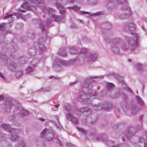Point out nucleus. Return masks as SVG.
<instances>
[{"label": "nucleus", "instance_id": "21", "mask_svg": "<svg viewBox=\"0 0 147 147\" xmlns=\"http://www.w3.org/2000/svg\"><path fill=\"white\" fill-rule=\"evenodd\" d=\"M29 113L28 111L21 109L19 111V115L20 116L25 117L28 115Z\"/></svg>", "mask_w": 147, "mask_h": 147}, {"label": "nucleus", "instance_id": "20", "mask_svg": "<svg viewBox=\"0 0 147 147\" xmlns=\"http://www.w3.org/2000/svg\"><path fill=\"white\" fill-rule=\"evenodd\" d=\"M59 55L62 56H66L67 55V52L65 51V48L63 47L59 49L58 53Z\"/></svg>", "mask_w": 147, "mask_h": 147}, {"label": "nucleus", "instance_id": "15", "mask_svg": "<svg viewBox=\"0 0 147 147\" xmlns=\"http://www.w3.org/2000/svg\"><path fill=\"white\" fill-rule=\"evenodd\" d=\"M43 11L46 14H48L49 16L52 18H53V15H55L54 14V10L52 8L44 7V8Z\"/></svg>", "mask_w": 147, "mask_h": 147}, {"label": "nucleus", "instance_id": "34", "mask_svg": "<svg viewBox=\"0 0 147 147\" xmlns=\"http://www.w3.org/2000/svg\"><path fill=\"white\" fill-rule=\"evenodd\" d=\"M5 24L3 23L2 24H0V35L5 34L4 25Z\"/></svg>", "mask_w": 147, "mask_h": 147}, {"label": "nucleus", "instance_id": "40", "mask_svg": "<svg viewBox=\"0 0 147 147\" xmlns=\"http://www.w3.org/2000/svg\"><path fill=\"white\" fill-rule=\"evenodd\" d=\"M48 129L46 128L42 131L41 134V137L43 138L45 137L46 138V135L47 134V133L48 132Z\"/></svg>", "mask_w": 147, "mask_h": 147}, {"label": "nucleus", "instance_id": "5", "mask_svg": "<svg viewBox=\"0 0 147 147\" xmlns=\"http://www.w3.org/2000/svg\"><path fill=\"white\" fill-rule=\"evenodd\" d=\"M12 105L13 103L11 99L7 98L3 104L2 105L1 107L4 112L8 113L10 111Z\"/></svg>", "mask_w": 147, "mask_h": 147}, {"label": "nucleus", "instance_id": "12", "mask_svg": "<svg viewBox=\"0 0 147 147\" xmlns=\"http://www.w3.org/2000/svg\"><path fill=\"white\" fill-rule=\"evenodd\" d=\"M59 63L57 59L54 60L53 64V67L55 71H59L62 70V67L59 64Z\"/></svg>", "mask_w": 147, "mask_h": 147}, {"label": "nucleus", "instance_id": "56", "mask_svg": "<svg viewBox=\"0 0 147 147\" xmlns=\"http://www.w3.org/2000/svg\"><path fill=\"white\" fill-rule=\"evenodd\" d=\"M39 28L41 29L42 31L45 30L46 29L44 26L41 23L40 24Z\"/></svg>", "mask_w": 147, "mask_h": 147}, {"label": "nucleus", "instance_id": "45", "mask_svg": "<svg viewBox=\"0 0 147 147\" xmlns=\"http://www.w3.org/2000/svg\"><path fill=\"white\" fill-rule=\"evenodd\" d=\"M69 9H71L76 11H78L80 10V7L77 5H74L73 6H70L69 7Z\"/></svg>", "mask_w": 147, "mask_h": 147}, {"label": "nucleus", "instance_id": "1", "mask_svg": "<svg viewBox=\"0 0 147 147\" xmlns=\"http://www.w3.org/2000/svg\"><path fill=\"white\" fill-rule=\"evenodd\" d=\"M132 34L136 39L132 37L127 36L126 38L127 42L122 43L121 45V49L123 51H126L129 50L134 51L139 46L138 41L140 37L138 34L132 33Z\"/></svg>", "mask_w": 147, "mask_h": 147}, {"label": "nucleus", "instance_id": "43", "mask_svg": "<svg viewBox=\"0 0 147 147\" xmlns=\"http://www.w3.org/2000/svg\"><path fill=\"white\" fill-rule=\"evenodd\" d=\"M123 89L127 92H129L131 94L133 95L134 94V92L133 91L127 86L125 85V87H123Z\"/></svg>", "mask_w": 147, "mask_h": 147}, {"label": "nucleus", "instance_id": "50", "mask_svg": "<svg viewBox=\"0 0 147 147\" xmlns=\"http://www.w3.org/2000/svg\"><path fill=\"white\" fill-rule=\"evenodd\" d=\"M109 76L110 77L112 76L117 78H118L119 77V76L118 74L114 73L110 74Z\"/></svg>", "mask_w": 147, "mask_h": 147}, {"label": "nucleus", "instance_id": "63", "mask_svg": "<svg viewBox=\"0 0 147 147\" xmlns=\"http://www.w3.org/2000/svg\"><path fill=\"white\" fill-rule=\"evenodd\" d=\"M139 141L141 143H144L146 142L145 141V139L142 137L139 138Z\"/></svg>", "mask_w": 147, "mask_h": 147}, {"label": "nucleus", "instance_id": "33", "mask_svg": "<svg viewBox=\"0 0 147 147\" xmlns=\"http://www.w3.org/2000/svg\"><path fill=\"white\" fill-rule=\"evenodd\" d=\"M121 9L123 11L127 10L128 12H131L130 9L127 6V2H125L124 4H123Z\"/></svg>", "mask_w": 147, "mask_h": 147}, {"label": "nucleus", "instance_id": "32", "mask_svg": "<svg viewBox=\"0 0 147 147\" xmlns=\"http://www.w3.org/2000/svg\"><path fill=\"white\" fill-rule=\"evenodd\" d=\"M64 17V16L63 15H60L59 16H57V15H53V18H54L55 20V21L57 22H59L63 20Z\"/></svg>", "mask_w": 147, "mask_h": 147}, {"label": "nucleus", "instance_id": "22", "mask_svg": "<svg viewBox=\"0 0 147 147\" xmlns=\"http://www.w3.org/2000/svg\"><path fill=\"white\" fill-rule=\"evenodd\" d=\"M69 52L71 54L77 53L78 52V48H76L74 47H69Z\"/></svg>", "mask_w": 147, "mask_h": 147}, {"label": "nucleus", "instance_id": "54", "mask_svg": "<svg viewBox=\"0 0 147 147\" xmlns=\"http://www.w3.org/2000/svg\"><path fill=\"white\" fill-rule=\"evenodd\" d=\"M33 70V69L32 67L29 66L26 69V71L27 73H28L32 71Z\"/></svg>", "mask_w": 147, "mask_h": 147}, {"label": "nucleus", "instance_id": "61", "mask_svg": "<svg viewBox=\"0 0 147 147\" xmlns=\"http://www.w3.org/2000/svg\"><path fill=\"white\" fill-rule=\"evenodd\" d=\"M27 38L25 36L23 37L21 39V42L22 43H25L27 42Z\"/></svg>", "mask_w": 147, "mask_h": 147}, {"label": "nucleus", "instance_id": "47", "mask_svg": "<svg viewBox=\"0 0 147 147\" xmlns=\"http://www.w3.org/2000/svg\"><path fill=\"white\" fill-rule=\"evenodd\" d=\"M75 0H61V3L64 5H65L69 2H73Z\"/></svg>", "mask_w": 147, "mask_h": 147}, {"label": "nucleus", "instance_id": "11", "mask_svg": "<svg viewBox=\"0 0 147 147\" xmlns=\"http://www.w3.org/2000/svg\"><path fill=\"white\" fill-rule=\"evenodd\" d=\"M46 135V139L50 141L52 140L54 138L55 134L53 131L51 129H48V132Z\"/></svg>", "mask_w": 147, "mask_h": 147}, {"label": "nucleus", "instance_id": "4", "mask_svg": "<svg viewBox=\"0 0 147 147\" xmlns=\"http://www.w3.org/2000/svg\"><path fill=\"white\" fill-rule=\"evenodd\" d=\"M94 109L95 111L99 110L102 109L106 111H108L112 107L111 104L109 102H105L103 105L98 103L93 106Z\"/></svg>", "mask_w": 147, "mask_h": 147}, {"label": "nucleus", "instance_id": "17", "mask_svg": "<svg viewBox=\"0 0 147 147\" xmlns=\"http://www.w3.org/2000/svg\"><path fill=\"white\" fill-rule=\"evenodd\" d=\"M111 50L113 53L118 54L119 52L118 45H116L111 44Z\"/></svg>", "mask_w": 147, "mask_h": 147}, {"label": "nucleus", "instance_id": "9", "mask_svg": "<svg viewBox=\"0 0 147 147\" xmlns=\"http://www.w3.org/2000/svg\"><path fill=\"white\" fill-rule=\"evenodd\" d=\"M136 130L133 127H131L126 131L125 135L127 138L128 139H129L131 137L134 136Z\"/></svg>", "mask_w": 147, "mask_h": 147}, {"label": "nucleus", "instance_id": "57", "mask_svg": "<svg viewBox=\"0 0 147 147\" xmlns=\"http://www.w3.org/2000/svg\"><path fill=\"white\" fill-rule=\"evenodd\" d=\"M117 2L118 4H123L125 2H127L126 0H117Z\"/></svg>", "mask_w": 147, "mask_h": 147}, {"label": "nucleus", "instance_id": "31", "mask_svg": "<svg viewBox=\"0 0 147 147\" xmlns=\"http://www.w3.org/2000/svg\"><path fill=\"white\" fill-rule=\"evenodd\" d=\"M136 97L137 101L139 104L142 106H144V102L142 99L141 97L138 96H136Z\"/></svg>", "mask_w": 147, "mask_h": 147}, {"label": "nucleus", "instance_id": "41", "mask_svg": "<svg viewBox=\"0 0 147 147\" xmlns=\"http://www.w3.org/2000/svg\"><path fill=\"white\" fill-rule=\"evenodd\" d=\"M39 59L38 58H35L31 62V64L33 66H35L39 62Z\"/></svg>", "mask_w": 147, "mask_h": 147}, {"label": "nucleus", "instance_id": "42", "mask_svg": "<svg viewBox=\"0 0 147 147\" xmlns=\"http://www.w3.org/2000/svg\"><path fill=\"white\" fill-rule=\"evenodd\" d=\"M64 107L65 110L68 112H70L69 111L71 109V105L68 103L65 104L64 105Z\"/></svg>", "mask_w": 147, "mask_h": 147}, {"label": "nucleus", "instance_id": "10", "mask_svg": "<svg viewBox=\"0 0 147 147\" xmlns=\"http://www.w3.org/2000/svg\"><path fill=\"white\" fill-rule=\"evenodd\" d=\"M16 16L15 14L14 13L9 14L8 13H7L6 15L3 18V19L4 20H5L7 19H9L11 21H13L15 20V18L13 17V16ZM16 16L17 17L19 16L20 17H21L22 16V14L20 13L18 14H16Z\"/></svg>", "mask_w": 147, "mask_h": 147}, {"label": "nucleus", "instance_id": "27", "mask_svg": "<svg viewBox=\"0 0 147 147\" xmlns=\"http://www.w3.org/2000/svg\"><path fill=\"white\" fill-rule=\"evenodd\" d=\"M56 5L57 7L60 10L61 14H63L65 13V8L63 6L58 4H57Z\"/></svg>", "mask_w": 147, "mask_h": 147}, {"label": "nucleus", "instance_id": "3", "mask_svg": "<svg viewBox=\"0 0 147 147\" xmlns=\"http://www.w3.org/2000/svg\"><path fill=\"white\" fill-rule=\"evenodd\" d=\"M76 128L79 131L85 136L86 138H87L88 136L94 137L96 135V131L95 128H91L88 131L85 130L82 127H77Z\"/></svg>", "mask_w": 147, "mask_h": 147}, {"label": "nucleus", "instance_id": "14", "mask_svg": "<svg viewBox=\"0 0 147 147\" xmlns=\"http://www.w3.org/2000/svg\"><path fill=\"white\" fill-rule=\"evenodd\" d=\"M33 45L36 50H39L38 51L41 52L45 51L46 49L45 47L43 44H39L38 42H34Z\"/></svg>", "mask_w": 147, "mask_h": 147}, {"label": "nucleus", "instance_id": "16", "mask_svg": "<svg viewBox=\"0 0 147 147\" xmlns=\"http://www.w3.org/2000/svg\"><path fill=\"white\" fill-rule=\"evenodd\" d=\"M97 54H91L89 52H87L86 54H85V57L86 58H88L89 59L91 60L92 61H94L98 57Z\"/></svg>", "mask_w": 147, "mask_h": 147}, {"label": "nucleus", "instance_id": "6", "mask_svg": "<svg viewBox=\"0 0 147 147\" xmlns=\"http://www.w3.org/2000/svg\"><path fill=\"white\" fill-rule=\"evenodd\" d=\"M136 28V25L133 22H126L124 24L123 26L124 30L127 32L129 31L132 34V33H135L133 32Z\"/></svg>", "mask_w": 147, "mask_h": 147}, {"label": "nucleus", "instance_id": "26", "mask_svg": "<svg viewBox=\"0 0 147 147\" xmlns=\"http://www.w3.org/2000/svg\"><path fill=\"white\" fill-rule=\"evenodd\" d=\"M131 12L129 11L127 13H122L119 16V18L121 20H124L127 18L131 14Z\"/></svg>", "mask_w": 147, "mask_h": 147}, {"label": "nucleus", "instance_id": "19", "mask_svg": "<svg viewBox=\"0 0 147 147\" xmlns=\"http://www.w3.org/2000/svg\"><path fill=\"white\" fill-rule=\"evenodd\" d=\"M79 112L80 113H87L88 115H90L92 112L91 109H89V107L82 108L79 110Z\"/></svg>", "mask_w": 147, "mask_h": 147}, {"label": "nucleus", "instance_id": "60", "mask_svg": "<svg viewBox=\"0 0 147 147\" xmlns=\"http://www.w3.org/2000/svg\"><path fill=\"white\" fill-rule=\"evenodd\" d=\"M79 13L81 15L84 14H89L90 12L86 11H81L79 12Z\"/></svg>", "mask_w": 147, "mask_h": 147}, {"label": "nucleus", "instance_id": "25", "mask_svg": "<svg viewBox=\"0 0 147 147\" xmlns=\"http://www.w3.org/2000/svg\"><path fill=\"white\" fill-rule=\"evenodd\" d=\"M121 40V39L119 38H113L110 42V44H113L118 45V44L120 43Z\"/></svg>", "mask_w": 147, "mask_h": 147}, {"label": "nucleus", "instance_id": "38", "mask_svg": "<svg viewBox=\"0 0 147 147\" xmlns=\"http://www.w3.org/2000/svg\"><path fill=\"white\" fill-rule=\"evenodd\" d=\"M1 127L4 129H11L10 128V126L8 124L4 123H2L1 125Z\"/></svg>", "mask_w": 147, "mask_h": 147}, {"label": "nucleus", "instance_id": "59", "mask_svg": "<svg viewBox=\"0 0 147 147\" xmlns=\"http://www.w3.org/2000/svg\"><path fill=\"white\" fill-rule=\"evenodd\" d=\"M52 22V20L50 18L48 19L46 24V26H49L50 25V24Z\"/></svg>", "mask_w": 147, "mask_h": 147}, {"label": "nucleus", "instance_id": "36", "mask_svg": "<svg viewBox=\"0 0 147 147\" xmlns=\"http://www.w3.org/2000/svg\"><path fill=\"white\" fill-rule=\"evenodd\" d=\"M65 116L67 120H69L70 121L72 120V119L74 117L73 115L70 113V112H68L67 113H66Z\"/></svg>", "mask_w": 147, "mask_h": 147}, {"label": "nucleus", "instance_id": "49", "mask_svg": "<svg viewBox=\"0 0 147 147\" xmlns=\"http://www.w3.org/2000/svg\"><path fill=\"white\" fill-rule=\"evenodd\" d=\"M103 12L102 11H99L98 12L96 13H92L91 14H90L89 16H98L100 15H102L103 14Z\"/></svg>", "mask_w": 147, "mask_h": 147}, {"label": "nucleus", "instance_id": "52", "mask_svg": "<svg viewBox=\"0 0 147 147\" xmlns=\"http://www.w3.org/2000/svg\"><path fill=\"white\" fill-rule=\"evenodd\" d=\"M47 37L46 34H43L42 38L40 39V41H42V42H44L47 39Z\"/></svg>", "mask_w": 147, "mask_h": 147}, {"label": "nucleus", "instance_id": "37", "mask_svg": "<svg viewBox=\"0 0 147 147\" xmlns=\"http://www.w3.org/2000/svg\"><path fill=\"white\" fill-rule=\"evenodd\" d=\"M78 54H84L86 53V54L87 52H88L86 48H83L81 49H80L78 48Z\"/></svg>", "mask_w": 147, "mask_h": 147}, {"label": "nucleus", "instance_id": "39", "mask_svg": "<svg viewBox=\"0 0 147 147\" xmlns=\"http://www.w3.org/2000/svg\"><path fill=\"white\" fill-rule=\"evenodd\" d=\"M121 107L124 110L129 108V106L128 104L126 102H124L121 104Z\"/></svg>", "mask_w": 147, "mask_h": 147}, {"label": "nucleus", "instance_id": "35", "mask_svg": "<svg viewBox=\"0 0 147 147\" xmlns=\"http://www.w3.org/2000/svg\"><path fill=\"white\" fill-rule=\"evenodd\" d=\"M17 66V64L16 63L13 62L11 63L9 65L8 67L11 70H13Z\"/></svg>", "mask_w": 147, "mask_h": 147}, {"label": "nucleus", "instance_id": "62", "mask_svg": "<svg viewBox=\"0 0 147 147\" xmlns=\"http://www.w3.org/2000/svg\"><path fill=\"white\" fill-rule=\"evenodd\" d=\"M18 107H16L15 109H14V110L13 111V113L15 115H16L18 114Z\"/></svg>", "mask_w": 147, "mask_h": 147}, {"label": "nucleus", "instance_id": "55", "mask_svg": "<svg viewBox=\"0 0 147 147\" xmlns=\"http://www.w3.org/2000/svg\"><path fill=\"white\" fill-rule=\"evenodd\" d=\"M19 147H26L25 143L22 141L20 143L19 145Z\"/></svg>", "mask_w": 147, "mask_h": 147}, {"label": "nucleus", "instance_id": "13", "mask_svg": "<svg viewBox=\"0 0 147 147\" xmlns=\"http://www.w3.org/2000/svg\"><path fill=\"white\" fill-rule=\"evenodd\" d=\"M57 61L62 65L64 66H68L73 63L75 61L74 59H70L69 61L63 59H57Z\"/></svg>", "mask_w": 147, "mask_h": 147}, {"label": "nucleus", "instance_id": "64", "mask_svg": "<svg viewBox=\"0 0 147 147\" xmlns=\"http://www.w3.org/2000/svg\"><path fill=\"white\" fill-rule=\"evenodd\" d=\"M66 147H75V146L71 143H67Z\"/></svg>", "mask_w": 147, "mask_h": 147}, {"label": "nucleus", "instance_id": "24", "mask_svg": "<svg viewBox=\"0 0 147 147\" xmlns=\"http://www.w3.org/2000/svg\"><path fill=\"white\" fill-rule=\"evenodd\" d=\"M63 139L60 136L56 135L55 139V141L58 144L62 145V142Z\"/></svg>", "mask_w": 147, "mask_h": 147}, {"label": "nucleus", "instance_id": "18", "mask_svg": "<svg viewBox=\"0 0 147 147\" xmlns=\"http://www.w3.org/2000/svg\"><path fill=\"white\" fill-rule=\"evenodd\" d=\"M96 139L98 141L103 142H107L108 140L107 136L106 134H101L99 135L97 138Z\"/></svg>", "mask_w": 147, "mask_h": 147}, {"label": "nucleus", "instance_id": "29", "mask_svg": "<svg viewBox=\"0 0 147 147\" xmlns=\"http://www.w3.org/2000/svg\"><path fill=\"white\" fill-rule=\"evenodd\" d=\"M28 36L30 39H33L35 37L36 34L34 31L30 30L28 31Z\"/></svg>", "mask_w": 147, "mask_h": 147}, {"label": "nucleus", "instance_id": "2", "mask_svg": "<svg viewBox=\"0 0 147 147\" xmlns=\"http://www.w3.org/2000/svg\"><path fill=\"white\" fill-rule=\"evenodd\" d=\"M104 76H94L93 77H90L89 78L86 79L83 84V91L89 92L92 89V83L94 82V80L92 79V78L102 79L104 78Z\"/></svg>", "mask_w": 147, "mask_h": 147}, {"label": "nucleus", "instance_id": "58", "mask_svg": "<svg viewBox=\"0 0 147 147\" xmlns=\"http://www.w3.org/2000/svg\"><path fill=\"white\" fill-rule=\"evenodd\" d=\"M28 3L27 2H25L21 6V7L23 8H26L28 7Z\"/></svg>", "mask_w": 147, "mask_h": 147}, {"label": "nucleus", "instance_id": "8", "mask_svg": "<svg viewBox=\"0 0 147 147\" xmlns=\"http://www.w3.org/2000/svg\"><path fill=\"white\" fill-rule=\"evenodd\" d=\"M8 132L10 133H11V139L13 141H16L19 139V137L17 134L18 132V130L16 129L11 128L8 130Z\"/></svg>", "mask_w": 147, "mask_h": 147}, {"label": "nucleus", "instance_id": "7", "mask_svg": "<svg viewBox=\"0 0 147 147\" xmlns=\"http://www.w3.org/2000/svg\"><path fill=\"white\" fill-rule=\"evenodd\" d=\"M90 93L89 92L84 91L83 93L78 97V100L80 101H86L90 98Z\"/></svg>", "mask_w": 147, "mask_h": 147}, {"label": "nucleus", "instance_id": "51", "mask_svg": "<svg viewBox=\"0 0 147 147\" xmlns=\"http://www.w3.org/2000/svg\"><path fill=\"white\" fill-rule=\"evenodd\" d=\"M71 121L75 124H78V120L76 117H74Z\"/></svg>", "mask_w": 147, "mask_h": 147}, {"label": "nucleus", "instance_id": "53", "mask_svg": "<svg viewBox=\"0 0 147 147\" xmlns=\"http://www.w3.org/2000/svg\"><path fill=\"white\" fill-rule=\"evenodd\" d=\"M107 144L109 146L112 147L114 145V142L113 141H111L109 140L107 141L106 142Z\"/></svg>", "mask_w": 147, "mask_h": 147}, {"label": "nucleus", "instance_id": "30", "mask_svg": "<svg viewBox=\"0 0 147 147\" xmlns=\"http://www.w3.org/2000/svg\"><path fill=\"white\" fill-rule=\"evenodd\" d=\"M135 67L137 70L141 71L143 70L144 67L142 64L138 63L135 65Z\"/></svg>", "mask_w": 147, "mask_h": 147}, {"label": "nucleus", "instance_id": "23", "mask_svg": "<svg viewBox=\"0 0 147 147\" xmlns=\"http://www.w3.org/2000/svg\"><path fill=\"white\" fill-rule=\"evenodd\" d=\"M105 85L107 91L109 92L113 89L115 86L113 83L110 82H107Z\"/></svg>", "mask_w": 147, "mask_h": 147}, {"label": "nucleus", "instance_id": "46", "mask_svg": "<svg viewBox=\"0 0 147 147\" xmlns=\"http://www.w3.org/2000/svg\"><path fill=\"white\" fill-rule=\"evenodd\" d=\"M115 4L112 2H109L107 5V8L109 9H112L114 7Z\"/></svg>", "mask_w": 147, "mask_h": 147}, {"label": "nucleus", "instance_id": "44", "mask_svg": "<svg viewBox=\"0 0 147 147\" xmlns=\"http://www.w3.org/2000/svg\"><path fill=\"white\" fill-rule=\"evenodd\" d=\"M28 59L26 57H22L19 59V61L21 64L25 63L27 61Z\"/></svg>", "mask_w": 147, "mask_h": 147}, {"label": "nucleus", "instance_id": "48", "mask_svg": "<svg viewBox=\"0 0 147 147\" xmlns=\"http://www.w3.org/2000/svg\"><path fill=\"white\" fill-rule=\"evenodd\" d=\"M23 74V72L22 71H17L16 74V75L17 78H19L21 77Z\"/></svg>", "mask_w": 147, "mask_h": 147}, {"label": "nucleus", "instance_id": "28", "mask_svg": "<svg viewBox=\"0 0 147 147\" xmlns=\"http://www.w3.org/2000/svg\"><path fill=\"white\" fill-rule=\"evenodd\" d=\"M139 108L137 106L135 105H133L131 107V112L133 114H136L139 111Z\"/></svg>", "mask_w": 147, "mask_h": 147}]
</instances>
